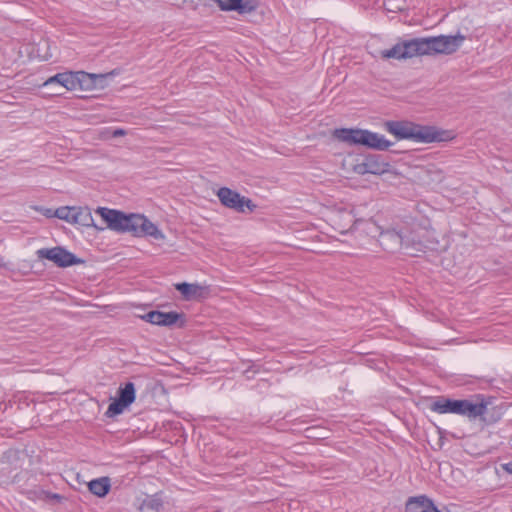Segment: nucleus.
<instances>
[{
	"label": "nucleus",
	"mask_w": 512,
	"mask_h": 512,
	"mask_svg": "<svg viewBox=\"0 0 512 512\" xmlns=\"http://www.w3.org/2000/svg\"><path fill=\"white\" fill-rule=\"evenodd\" d=\"M36 254L38 259L50 260L59 267H68L82 262L74 254L60 246L42 248L37 250Z\"/></svg>",
	"instance_id": "6e6552de"
},
{
	"label": "nucleus",
	"mask_w": 512,
	"mask_h": 512,
	"mask_svg": "<svg viewBox=\"0 0 512 512\" xmlns=\"http://www.w3.org/2000/svg\"><path fill=\"white\" fill-rule=\"evenodd\" d=\"M95 213L102 218L110 230L120 233L128 232L136 237L150 236L156 240L165 238L158 227L142 214L124 213L106 207H98Z\"/></svg>",
	"instance_id": "f03ea898"
},
{
	"label": "nucleus",
	"mask_w": 512,
	"mask_h": 512,
	"mask_svg": "<svg viewBox=\"0 0 512 512\" xmlns=\"http://www.w3.org/2000/svg\"><path fill=\"white\" fill-rule=\"evenodd\" d=\"M430 409L439 414L453 413L466 416L469 419H476L486 413L487 403L440 397L431 404Z\"/></svg>",
	"instance_id": "39448f33"
},
{
	"label": "nucleus",
	"mask_w": 512,
	"mask_h": 512,
	"mask_svg": "<svg viewBox=\"0 0 512 512\" xmlns=\"http://www.w3.org/2000/svg\"><path fill=\"white\" fill-rule=\"evenodd\" d=\"M183 315L171 311V312H161V311H150L142 316V319L159 326H172L174 325Z\"/></svg>",
	"instance_id": "4468645a"
},
{
	"label": "nucleus",
	"mask_w": 512,
	"mask_h": 512,
	"mask_svg": "<svg viewBox=\"0 0 512 512\" xmlns=\"http://www.w3.org/2000/svg\"><path fill=\"white\" fill-rule=\"evenodd\" d=\"M503 468L505 469V471L512 473V463L505 464Z\"/></svg>",
	"instance_id": "b1692460"
},
{
	"label": "nucleus",
	"mask_w": 512,
	"mask_h": 512,
	"mask_svg": "<svg viewBox=\"0 0 512 512\" xmlns=\"http://www.w3.org/2000/svg\"><path fill=\"white\" fill-rule=\"evenodd\" d=\"M211 190L212 192H236L235 190H232L229 187L219 185L211 186Z\"/></svg>",
	"instance_id": "412c9836"
},
{
	"label": "nucleus",
	"mask_w": 512,
	"mask_h": 512,
	"mask_svg": "<svg viewBox=\"0 0 512 512\" xmlns=\"http://www.w3.org/2000/svg\"><path fill=\"white\" fill-rule=\"evenodd\" d=\"M175 288L183 295L185 299H191L199 294L201 287L197 284L178 283Z\"/></svg>",
	"instance_id": "6ab92c4d"
},
{
	"label": "nucleus",
	"mask_w": 512,
	"mask_h": 512,
	"mask_svg": "<svg viewBox=\"0 0 512 512\" xmlns=\"http://www.w3.org/2000/svg\"><path fill=\"white\" fill-rule=\"evenodd\" d=\"M75 208H76V206L60 207L54 211V215H55V217H57L61 220H65L69 223L75 224V216H76V211H74Z\"/></svg>",
	"instance_id": "aec40b11"
},
{
	"label": "nucleus",
	"mask_w": 512,
	"mask_h": 512,
	"mask_svg": "<svg viewBox=\"0 0 512 512\" xmlns=\"http://www.w3.org/2000/svg\"><path fill=\"white\" fill-rule=\"evenodd\" d=\"M221 203L240 213L253 212L256 205L241 194H217Z\"/></svg>",
	"instance_id": "ddd939ff"
},
{
	"label": "nucleus",
	"mask_w": 512,
	"mask_h": 512,
	"mask_svg": "<svg viewBox=\"0 0 512 512\" xmlns=\"http://www.w3.org/2000/svg\"><path fill=\"white\" fill-rule=\"evenodd\" d=\"M345 216L349 218V221H350V222H353V224H352V226H351V227H354V226H356V225L358 224V221H353V220H352V217H351L349 214H346Z\"/></svg>",
	"instance_id": "a878e982"
},
{
	"label": "nucleus",
	"mask_w": 512,
	"mask_h": 512,
	"mask_svg": "<svg viewBox=\"0 0 512 512\" xmlns=\"http://www.w3.org/2000/svg\"><path fill=\"white\" fill-rule=\"evenodd\" d=\"M383 126L397 141L411 140L419 143H435L449 141L454 138L451 130L421 125L408 120H389L384 122Z\"/></svg>",
	"instance_id": "7ed1b4c3"
},
{
	"label": "nucleus",
	"mask_w": 512,
	"mask_h": 512,
	"mask_svg": "<svg viewBox=\"0 0 512 512\" xmlns=\"http://www.w3.org/2000/svg\"><path fill=\"white\" fill-rule=\"evenodd\" d=\"M465 39L460 32L456 35L417 37L419 56L452 54L460 48Z\"/></svg>",
	"instance_id": "423d86ee"
},
{
	"label": "nucleus",
	"mask_w": 512,
	"mask_h": 512,
	"mask_svg": "<svg viewBox=\"0 0 512 512\" xmlns=\"http://www.w3.org/2000/svg\"><path fill=\"white\" fill-rule=\"evenodd\" d=\"M88 488L92 494L98 497H104L110 491V479L108 477L94 479L88 483Z\"/></svg>",
	"instance_id": "f3484780"
},
{
	"label": "nucleus",
	"mask_w": 512,
	"mask_h": 512,
	"mask_svg": "<svg viewBox=\"0 0 512 512\" xmlns=\"http://www.w3.org/2000/svg\"><path fill=\"white\" fill-rule=\"evenodd\" d=\"M389 163L385 162L380 154L368 153L362 156V160L355 164L354 171L358 174H383L388 171Z\"/></svg>",
	"instance_id": "9d476101"
},
{
	"label": "nucleus",
	"mask_w": 512,
	"mask_h": 512,
	"mask_svg": "<svg viewBox=\"0 0 512 512\" xmlns=\"http://www.w3.org/2000/svg\"><path fill=\"white\" fill-rule=\"evenodd\" d=\"M411 221H404L397 227L383 231L374 221L367 220L364 230L371 236L379 234V242L384 250L394 253L403 249L407 255L418 256L427 250H436L438 241L430 236V221L428 218L418 219L411 217Z\"/></svg>",
	"instance_id": "f257e3e1"
},
{
	"label": "nucleus",
	"mask_w": 512,
	"mask_h": 512,
	"mask_svg": "<svg viewBox=\"0 0 512 512\" xmlns=\"http://www.w3.org/2000/svg\"><path fill=\"white\" fill-rule=\"evenodd\" d=\"M120 74V69H113L110 72L103 74H94L88 73L85 71H75L74 78V90H93V89H103L105 88V84L97 83V79L104 77H113Z\"/></svg>",
	"instance_id": "1a4fd4ad"
},
{
	"label": "nucleus",
	"mask_w": 512,
	"mask_h": 512,
	"mask_svg": "<svg viewBox=\"0 0 512 512\" xmlns=\"http://www.w3.org/2000/svg\"><path fill=\"white\" fill-rule=\"evenodd\" d=\"M136 392L135 385L132 382H127L124 387H120L118 390V398L115 399L106 411L107 417H113L121 414L125 408L131 405L135 401Z\"/></svg>",
	"instance_id": "9b49d317"
},
{
	"label": "nucleus",
	"mask_w": 512,
	"mask_h": 512,
	"mask_svg": "<svg viewBox=\"0 0 512 512\" xmlns=\"http://www.w3.org/2000/svg\"><path fill=\"white\" fill-rule=\"evenodd\" d=\"M75 71H65L49 77L42 86L60 85L67 90H74Z\"/></svg>",
	"instance_id": "dca6fc26"
},
{
	"label": "nucleus",
	"mask_w": 512,
	"mask_h": 512,
	"mask_svg": "<svg viewBox=\"0 0 512 512\" xmlns=\"http://www.w3.org/2000/svg\"><path fill=\"white\" fill-rule=\"evenodd\" d=\"M215 2L221 11H235L240 15L251 14L259 6V0H220Z\"/></svg>",
	"instance_id": "f8f14e48"
},
{
	"label": "nucleus",
	"mask_w": 512,
	"mask_h": 512,
	"mask_svg": "<svg viewBox=\"0 0 512 512\" xmlns=\"http://www.w3.org/2000/svg\"><path fill=\"white\" fill-rule=\"evenodd\" d=\"M74 211H76L75 224L85 227H96L91 210L88 207H76Z\"/></svg>",
	"instance_id": "a211bd4d"
},
{
	"label": "nucleus",
	"mask_w": 512,
	"mask_h": 512,
	"mask_svg": "<svg viewBox=\"0 0 512 512\" xmlns=\"http://www.w3.org/2000/svg\"><path fill=\"white\" fill-rule=\"evenodd\" d=\"M108 78L109 77L99 78V79H97V83L105 84V87H106L107 86L106 80Z\"/></svg>",
	"instance_id": "393cba45"
},
{
	"label": "nucleus",
	"mask_w": 512,
	"mask_h": 512,
	"mask_svg": "<svg viewBox=\"0 0 512 512\" xmlns=\"http://www.w3.org/2000/svg\"><path fill=\"white\" fill-rule=\"evenodd\" d=\"M126 134H127L126 130H124L122 128H117V129L113 130V132H112V136L114 138L122 137V136H125Z\"/></svg>",
	"instance_id": "4be33fe9"
},
{
	"label": "nucleus",
	"mask_w": 512,
	"mask_h": 512,
	"mask_svg": "<svg viewBox=\"0 0 512 512\" xmlns=\"http://www.w3.org/2000/svg\"><path fill=\"white\" fill-rule=\"evenodd\" d=\"M417 38L402 40L393 45L390 49L379 51L380 58L406 60L414 56H419Z\"/></svg>",
	"instance_id": "0eeeda50"
},
{
	"label": "nucleus",
	"mask_w": 512,
	"mask_h": 512,
	"mask_svg": "<svg viewBox=\"0 0 512 512\" xmlns=\"http://www.w3.org/2000/svg\"><path fill=\"white\" fill-rule=\"evenodd\" d=\"M333 137L350 146H363L375 151H388L394 142L389 141L384 135L361 128H336Z\"/></svg>",
	"instance_id": "20e7f679"
},
{
	"label": "nucleus",
	"mask_w": 512,
	"mask_h": 512,
	"mask_svg": "<svg viewBox=\"0 0 512 512\" xmlns=\"http://www.w3.org/2000/svg\"><path fill=\"white\" fill-rule=\"evenodd\" d=\"M52 497L55 498V499H59L60 498V496L58 494H53Z\"/></svg>",
	"instance_id": "cd10ccee"
},
{
	"label": "nucleus",
	"mask_w": 512,
	"mask_h": 512,
	"mask_svg": "<svg viewBox=\"0 0 512 512\" xmlns=\"http://www.w3.org/2000/svg\"><path fill=\"white\" fill-rule=\"evenodd\" d=\"M406 512H441L426 496L411 497L406 503Z\"/></svg>",
	"instance_id": "2eb2a0df"
},
{
	"label": "nucleus",
	"mask_w": 512,
	"mask_h": 512,
	"mask_svg": "<svg viewBox=\"0 0 512 512\" xmlns=\"http://www.w3.org/2000/svg\"><path fill=\"white\" fill-rule=\"evenodd\" d=\"M16 453H17V452H16V451H13V450H10V451H8V452H7V454H8V455H16Z\"/></svg>",
	"instance_id": "bb28decb"
},
{
	"label": "nucleus",
	"mask_w": 512,
	"mask_h": 512,
	"mask_svg": "<svg viewBox=\"0 0 512 512\" xmlns=\"http://www.w3.org/2000/svg\"><path fill=\"white\" fill-rule=\"evenodd\" d=\"M40 211L48 218L55 217L54 211L52 209H40Z\"/></svg>",
	"instance_id": "5701e85b"
}]
</instances>
